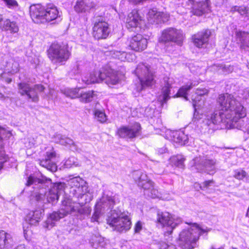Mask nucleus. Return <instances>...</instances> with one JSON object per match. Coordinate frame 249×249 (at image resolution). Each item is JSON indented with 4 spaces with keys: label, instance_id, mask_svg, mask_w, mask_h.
<instances>
[{
    "label": "nucleus",
    "instance_id": "1",
    "mask_svg": "<svg viewBox=\"0 0 249 249\" xmlns=\"http://www.w3.org/2000/svg\"><path fill=\"white\" fill-rule=\"evenodd\" d=\"M217 103L222 111L232 114L233 121L238 122L240 119L246 116L245 108L231 94L226 93L220 95Z\"/></svg>",
    "mask_w": 249,
    "mask_h": 249
},
{
    "label": "nucleus",
    "instance_id": "2",
    "mask_svg": "<svg viewBox=\"0 0 249 249\" xmlns=\"http://www.w3.org/2000/svg\"><path fill=\"white\" fill-rule=\"evenodd\" d=\"M237 122L233 121L231 114L226 113L221 109L207 116L204 121V124L209 129V133H212L214 130L218 129L219 127L217 126L219 125H221L220 128L227 127L228 125L235 126V124Z\"/></svg>",
    "mask_w": 249,
    "mask_h": 249
},
{
    "label": "nucleus",
    "instance_id": "3",
    "mask_svg": "<svg viewBox=\"0 0 249 249\" xmlns=\"http://www.w3.org/2000/svg\"><path fill=\"white\" fill-rule=\"evenodd\" d=\"M207 231L194 224L189 229L183 230L180 233L178 245L182 249H194L197 247L200 235Z\"/></svg>",
    "mask_w": 249,
    "mask_h": 249
},
{
    "label": "nucleus",
    "instance_id": "4",
    "mask_svg": "<svg viewBox=\"0 0 249 249\" xmlns=\"http://www.w3.org/2000/svg\"><path fill=\"white\" fill-rule=\"evenodd\" d=\"M134 73L140 82L136 88L137 91L140 92L146 87H151L155 83V69L146 63H139L136 68Z\"/></svg>",
    "mask_w": 249,
    "mask_h": 249
},
{
    "label": "nucleus",
    "instance_id": "5",
    "mask_svg": "<svg viewBox=\"0 0 249 249\" xmlns=\"http://www.w3.org/2000/svg\"><path fill=\"white\" fill-rule=\"evenodd\" d=\"M132 177L138 186L143 190L144 194L152 198L159 197L160 194L155 188L154 183L145 173L141 171H135Z\"/></svg>",
    "mask_w": 249,
    "mask_h": 249
},
{
    "label": "nucleus",
    "instance_id": "6",
    "mask_svg": "<svg viewBox=\"0 0 249 249\" xmlns=\"http://www.w3.org/2000/svg\"><path fill=\"white\" fill-rule=\"evenodd\" d=\"M107 223L119 232H125L131 227L130 218L121 212H113L107 219Z\"/></svg>",
    "mask_w": 249,
    "mask_h": 249
},
{
    "label": "nucleus",
    "instance_id": "7",
    "mask_svg": "<svg viewBox=\"0 0 249 249\" xmlns=\"http://www.w3.org/2000/svg\"><path fill=\"white\" fill-rule=\"evenodd\" d=\"M193 166L198 172L213 175L216 171V160L208 156L196 157L193 160Z\"/></svg>",
    "mask_w": 249,
    "mask_h": 249
},
{
    "label": "nucleus",
    "instance_id": "8",
    "mask_svg": "<svg viewBox=\"0 0 249 249\" xmlns=\"http://www.w3.org/2000/svg\"><path fill=\"white\" fill-rule=\"evenodd\" d=\"M70 54L66 46L58 43H53L48 50V57L53 63L65 62Z\"/></svg>",
    "mask_w": 249,
    "mask_h": 249
},
{
    "label": "nucleus",
    "instance_id": "9",
    "mask_svg": "<svg viewBox=\"0 0 249 249\" xmlns=\"http://www.w3.org/2000/svg\"><path fill=\"white\" fill-rule=\"evenodd\" d=\"M18 93L21 95H26L28 99L33 102L39 100L38 94L44 91L45 88L40 84H36L31 87L29 84L22 82L18 84Z\"/></svg>",
    "mask_w": 249,
    "mask_h": 249
},
{
    "label": "nucleus",
    "instance_id": "10",
    "mask_svg": "<svg viewBox=\"0 0 249 249\" xmlns=\"http://www.w3.org/2000/svg\"><path fill=\"white\" fill-rule=\"evenodd\" d=\"M92 22L94 24L93 36L94 38L97 39L107 38L110 33V29L104 18L96 14L92 18Z\"/></svg>",
    "mask_w": 249,
    "mask_h": 249
},
{
    "label": "nucleus",
    "instance_id": "11",
    "mask_svg": "<svg viewBox=\"0 0 249 249\" xmlns=\"http://www.w3.org/2000/svg\"><path fill=\"white\" fill-rule=\"evenodd\" d=\"M51 184V179L50 178L40 179L30 176L28 178L26 185L28 186L33 185V187L35 189L38 190L39 191L37 192L38 194L36 195V198L37 201H40L42 200L46 195V187L49 188V184Z\"/></svg>",
    "mask_w": 249,
    "mask_h": 249
},
{
    "label": "nucleus",
    "instance_id": "12",
    "mask_svg": "<svg viewBox=\"0 0 249 249\" xmlns=\"http://www.w3.org/2000/svg\"><path fill=\"white\" fill-rule=\"evenodd\" d=\"M183 39L184 35L182 31L175 28L169 27L162 31L161 35L159 38V42L162 43L172 42L181 45Z\"/></svg>",
    "mask_w": 249,
    "mask_h": 249
},
{
    "label": "nucleus",
    "instance_id": "13",
    "mask_svg": "<svg viewBox=\"0 0 249 249\" xmlns=\"http://www.w3.org/2000/svg\"><path fill=\"white\" fill-rule=\"evenodd\" d=\"M157 221L162 225L165 236H169L173 230L179 224L180 220L174 219L172 215L167 212H158Z\"/></svg>",
    "mask_w": 249,
    "mask_h": 249
},
{
    "label": "nucleus",
    "instance_id": "14",
    "mask_svg": "<svg viewBox=\"0 0 249 249\" xmlns=\"http://www.w3.org/2000/svg\"><path fill=\"white\" fill-rule=\"evenodd\" d=\"M141 129L140 124L135 123L131 125L120 127L118 129L117 134L121 138L132 139L140 135Z\"/></svg>",
    "mask_w": 249,
    "mask_h": 249
},
{
    "label": "nucleus",
    "instance_id": "15",
    "mask_svg": "<svg viewBox=\"0 0 249 249\" xmlns=\"http://www.w3.org/2000/svg\"><path fill=\"white\" fill-rule=\"evenodd\" d=\"M186 4L188 8L191 10V12L194 15L197 16H202L210 10L208 0L201 2H195L194 0H188Z\"/></svg>",
    "mask_w": 249,
    "mask_h": 249
},
{
    "label": "nucleus",
    "instance_id": "16",
    "mask_svg": "<svg viewBox=\"0 0 249 249\" xmlns=\"http://www.w3.org/2000/svg\"><path fill=\"white\" fill-rule=\"evenodd\" d=\"M50 185L51 188L48 189L49 192L46 193V196L48 202L53 204L58 200L59 195L64 191L65 184L58 182Z\"/></svg>",
    "mask_w": 249,
    "mask_h": 249
},
{
    "label": "nucleus",
    "instance_id": "17",
    "mask_svg": "<svg viewBox=\"0 0 249 249\" xmlns=\"http://www.w3.org/2000/svg\"><path fill=\"white\" fill-rule=\"evenodd\" d=\"M115 204V202L112 197L108 196H103L102 198L97 202L95 207L103 213L107 212L109 210L111 212V213H112L114 211H115V213L117 212L116 210H112Z\"/></svg>",
    "mask_w": 249,
    "mask_h": 249
},
{
    "label": "nucleus",
    "instance_id": "18",
    "mask_svg": "<svg viewBox=\"0 0 249 249\" xmlns=\"http://www.w3.org/2000/svg\"><path fill=\"white\" fill-rule=\"evenodd\" d=\"M30 16L35 23H44L45 19V7L40 4H34L30 7Z\"/></svg>",
    "mask_w": 249,
    "mask_h": 249
},
{
    "label": "nucleus",
    "instance_id": "19",
    "mask_svg": "<svg viewBox=\"0 0 249 249\" xmlns=\"http://www.w3.org/2000/svg\"><path fill=\"white\" fill-rule=\"evenodd\" d=\"M163 86L161 89V94L158 97V101L161 105L166 104L168 100L171 98L170 89L174 83L173 79L168 77H165L163 79Z\"/></svg>",
    "mask_w": 249,
    "mask_h": 249
},
{
    "label": "nucleus",
    "instance_id": "20",
    "mask_svg": "<svg viewBox=\"0 0 249 249\" xmlns=\"http://www.w3.org/2000/svg\"><path fill=\"white\" fill-rule=\"evenodd\" d=\"M68 204H64L63 202V206L62 208L57 211H54L52 213H50L46 220V224L47 227H49V225L53 227L54 225V222L58 221L60 219L64 218L65 216L69 214Z\"/></svg>",
    "mask_w": 249,
    "mask_h": 249
},
{
    "label": "nucleus",
    "instance_id": "21",
    "mask_svg": "<svg viewBox=\"0 0 249 249\" xmlns=\"http://www.w3.org/2000/svg\"><path fill=\"white\" fill-rule=\"evenodd\" d=\"M147 18L150 23L159 24L168 21L169 15L153 9L149 11Z\"/></svg>",
    "mask_w": 249,
    "mask_h": 249
},
{
    "label": "nucleus",
    "instance_id": "22",
    "mask_svg": "<svg viewBox=\"0 0 249 249\" xmlns=\"http://www.w3.org/2000/svg\"><path fill=\"white\" fill-rule=\"evenodd\" d=\"M147 46V39L140 34H137L130 39L129 47L135 51H142L146 48Z\"/></svg>",
    "mask_w": 249,
    "mask_h": 249
},
{
    "label": "nucleus",
    "instance_id": "23",
    "mask_svg": "<svg viewBox=\"0 0 249 249\" xmlns=\"http://www.w3.org/2000/svg\"><path fill=\"white\" fill-rule=\"evenodd\" d=\"M211 32L209 30H205L198 32L192 36V40L194 45L198 48H202L207 44Z\"/></svg>",
    "mask_w": 249,
    "mask_h": 249
},
{
    "label": "nucleus",
    "instance_id": "24",
    "mask_svg": "<svg viewBox=\"0 0 249 249\" xmlns=\"http://www.w3.org/2000/svg\"><path fill=\"white\" fill-rule=\"evenodd\" d=\"M95 6L96 4L92 0H76L74 9L77 13H83L89 12Z\"/></svg>",
    "mask_w": 249,
    "mask_h": 249
},
{
    "label": "nucleus",
    "instance_id": "25",
    "mask_svg": "<svg viewBox=\"0 0 249 249\" xmlns=\"http://www.w3.org/2000/svg\"><path fill=\"white\" fill-rule=\"evenodd\" d=\"M68 208L69 214L75 213L80 219H84L86 216H88L91 211L90 208L85 206L83 207L79 204H76L73 206L68 205Z\"/></svg>",
    "mask_w": 249,
    "mask_h": 249
},
{
    "label": "nucleus",
    "instance_id": "26",
    "mask_svg": "<svg viewBox=\"0 0 249 249\" xmlns=\"http://www.w3.org/2000/svg\"><path fill=\"white\" fill-rule=\"evenodd\" d=\"M104 81L109 86L116 85L121 80L118 72L112 69L104 70Z\"/></svg>",
    "mask_w": 249,
    "mask_h": 249
},
{
    "label": "nucleus",
    "instance_id": "27",
    "mask_svg": "<svg viewBox=\"0 0 249 249\" xmlns=\"http://www.w3.org/2000/svg\"><path fill=\"white\" fill-rule=\"evenodd\" d=\"M141 18L137 10H134L128 14L126 21V27L133 31V29L137 27Z\"/></svg>",
    "mask_w": 249,
    "mask_h": 249
},
{
    "label": "nucleus",
    "instance_id": "28",
    "mask_svg": "<svg viewBox=\"0 0 249 249\" xmlns=\"http://www.w3.org/2000/svg\"><path fill=\"white\" fill-rule=\"evenodd\" d=\"M235 36L241 43L240 48L245 51H249V33L237 31L235 33Z\"/></svg>",
    "mask_w": 249,
    "mask_h": 249
},
{
    "label": "nucleus",
    "instance_id": "29",
    "mask_svg": "<svg viewBox=\"0 0 249 249\" xmlns=\"http://www.w3.org/2000/svg\"><path fill=\"white\" fill-rule=\"evenodd\" d=\"M104 75H105L104 70L103 71H94L91 72L88 78L85 77L83 79V81L87 85L99 83L104 81V79L105 78Z\"/></svg>",
    "mask_w": 249,
    "mask_h": 249
},
{
    "label": "nucleus",
    "instance_id": "30",
    "mask_svg": "<svg viewBox=\"0 0 249 249\" xmlns=\"http://www.w3.org/2000/svg\"><path fill=\"white\" fill-rule=\"evenodd\" d=\"M42 217L41 210H36L29 213L25 217V221L31 225H36Z\"/></svg>",
    "mask_w": 249,
    "mask_h": 249
},
{
    "label": "nucleus",
    "instance_id": "31",
    "mask_svg": "<svg viewBox=\"0 0 249 249\" xmlns=\"http://www.w3.org/2000/svg\"><path fill=\"white\" fill-rule=\"evenodd\" d=\"M13 239L10 234L4 231H0V249H8L13 245Z\"/></svg>",
    "mask_w": 249,
    "mask_h": 249
},
{
    "label": "nucleus",
    "instance_id": "32",
    "mask_svg": "<svg viewBox=\"0 0 249 249\" xmlns=\"http://www.w3.org/2000/svg\"><path fill=\"white\" fill-rule=\"evenodd\" d=\"M0 28L2 30L9 31L12 34L17 33L19 30L17 23L9 19L3 20V23L0 24Z\"/></svg>",
    "mask_w": 249,
    "mask_h": 249
},
{
    "label": "nucleus",
    "instance_id": "33",
    "mask_svg": "<svg viewBox=\"0 0 249 249\" xmlns=\"http://www.w3.org/2000/svg\"><path fill=\"white\" fill-rule=\"evenodd\" d=\"M55 138L56 140L58 141V142L60 144L65 146H69L72 150H77L78 149L77 145L71 138L60 134H56Z\"/></svg>",
    "mask_w": 249,
    "mask_h": 249
},
{
    "label": "nucleus",
    "instance_id": "34",
    "mask_svg": "<svg viewBox=\"0 0 249 249\" xmlns=\"http://www.w3.org/2000/svg\"><path fill=\"white\" fill-rule=\"evenodd\" d=\"M58 15L56 7L53 5L45 8V19L46 22H50L55 19Z\"/></svg>",
    "mask_w": 249,
    "mask_h": 249
},
{
    "label": "nucleus",
    "instance_id": "35",
    "mask_svg": "<svg viewBox=\"0 0 249 249\" xmlns=\"http://www.w3.org/2000/svg\"><path fill=\"white\" fill-rule=\"evenodd\" d=\"M208 93V90L205 89H197L195 93V96L193 95V106L195 109V110H196V108L197 107H199L201 106V104H199V102H200L201 97L207 94Z\"/></svg>",
    "mask_w": 249,
    "mask_h": 249
},
{
    "label": "nucleus",
    "instance_id": "36",
    "mask_svg": "<svg viewBox=\"0 0 249 249\" xmlns=\"http://www.w3.org/2000/svg\"><path fill=\"white\" fill-rule=\"evenodd\" d=\"M197 82H191L190 84H187L185 86L181 87L178 90L176 95L174 97H183L186 100H188L187 96V93L190 91L194 87L197 85Z\"/></svg>",
    "mask_w": 249,
    "mask_h": 249
},
{
    "label": "nucleus",
    "instance_id": "37",
    "mask_svg": "<svg viewBox=\"0 0 249 249\" xmlns=\"http://www.w3.org/2000/svg\"><path fill=\"white\" fill-rule=\"evenodd\" d=\"M188 140V135L183 131H177L174 134V141L181 145L186 144Z\"/></svg>",
    "mask_w": 249,
    "mask_h": 249
},
{
    "label": "nucleus",
    "instance_id": "38",
    "mask_svg": "<svg viewBox=\"0 0 249 249\" xmlns=\"http://www.w3.org/2000/svg\"><path fill=\"white\" fill-rule=\"evenodd\" d=\"M79 88L70 89L66 88L61 89V92L67 97L73 99L76 98H79L80 92H79Z\"/></svg>",
    "mask_w": 249,
    "mask_h": 249
},
{
    "label": "nucleus",
    "instance_id": "39",
    "mask_svg": "<svg viewBox=\"0 0 249 249\" xmlns=\"http://www.w3.org/2000/svg\"><path fill=\"white\" fill-rule=\"evenodd\" d=\"M87 184L82 187H78L77 189H72L70 190V193L73 195V196L77 198H82L88 192Z\"/></svg>",
    "mask_w": 249,
    "mask_h": 249
},
{
    "label": "nucleus",
    "instance_id": "40",
    "mask_svg": "<svg viewBox=\"0 0 249 249\" xmlns=\"http://www.w3.org/2000/svg\"><path fill=\"white\" fill-rule=\"evenodd\" d=\"M71 186L70 190L76 189L78 187H82L87 184L86 182L79 177H76L70 179L69 181Z\"/></svg>",
    "mask_w": 249,
    "mask_h": 249
},
{
    "label": "nucleus",
    "instance_id": "41",
    "mask_svg": "<svg viewBox=\"0 0 249 249\" xmlns=\"http://www.w3.org/2000/svg\"><path fill=\"white\" fill-rule=\"evenodd\" d=\"M95 94L93 90H89L87 92H80L79 98L80 101L84 103H89L92 101Z\"/></svg>",
    "mask_w": 249,
    "mask_h": 249
},
{
    "label": "nucleus",
    "instance_id": "42",
    "mask_svg": "<svg viewBox=\"0 0 249 249\" xmlns=\"http://www.w3.org/2000/svg\"><path fill=\"white\" fill-rule=\"evenodd\" d=\"M171 162L173 165L179 168H183L185 159L181 155L174 156L170 159Z\"/></svg>",
    "mask_w": 249,
    "mask_h": 249
},
{
    "label": "nucleus",
    "instance_id": "43",
    "mask_svg": "<svg viewBox=\"0 0 249 249\" xmlns=\"http://www.w3.org/2000/svg\"><path fill=\"white\" fill-rule=\"evenodd\" d=\"M213 69L218 71H221L224 73L231 72L233 70V68L231 65L224 64H216L213 65Z\"/></svg>",
    "mask_w": 249,
    "mask_h": 249
},
{
    "label": "nucleus",
    "instance_id": "44",
    "mask_svg": "<svg viewBox=\"0 0 249 249\" xmlns=\"http://www.w3.org/2000/svg\"><path fill=\"white\" fill-rule=\"evenodd\" d=\"M233 177L238 180H242L246 178V182H249V178L247 177V172L241 169H237L234 171Z\"/></svg>",
    "mask_w": 249,
    "mask_h": 249
},
{
    "label": "nucleus",
    "instance_id": "45",
    "mask_svg": "<svg viewBox=\"0 0 249 249\" xmlns=\"http://www.w3.org/2000/svg\"><path fill=\"white\" fill-rule=\"evenodd\" d=\"M112 56L122 61H125L127 53L124 51H114L111 52Z\"/></svg>",
    "mask_w": 249,
    "mask_h": 249
},
{
    "label": "nucleus",
    "instance_id": "46",
    "mask_svg": "<svg viewBox=\"0 0 249 249\" xmlns=\"http://www.w3.org/2000/svg\"><path fill=\"white\" fill-rule=\"evenodd\" d=\"M94 115L97 120L101 123L106 122L107 118L105 113L100 110H96L94 112Z\"/></svg>",
    "mask_w": 249,
    "mask_h": 249
},
{
    "label": "nucleus",
    "instance_id": "47",
    "mask_svg": "<svg viewBox=\"0 0 249 249\" xmlns=\"http://www.w3.org/2000/svg\"><path fill=\"white\" fill-rule=\"evenodd\" d=\"M104 213L99 211V210H98V209L95 207L94 213L91 218V221L92 222L98 221L100 215Z\"/></svg>",
    "mask_w": 249,
    "mask_h": 249
},
{
    "label": "nucleus",
    "instance_id": "48",
    "mask_svg": "<svg viewBox=\"0 0 249 249\" xmlns=\"http://www.w3.org/2000/svg\"><path fill=\"white\" fill-rule=\"evenodd\" d=\"M249 8L245 6H240L238 12L241 15L244 16L248 14Z\"/></svg>",
    "mask_w": 249,
    "mask_h": 249
},
{
    "label": "nucleus",
    "instance_id": "49",
    "mask_svg": "<svg viewBox=\"0 0 249 249\" xmlns=\"http://www.w3.org/2000/svg\"><path fill=\"white\" fill-rule=\"evenodd\" d=\"M46 168L52 172H54L56 170L57 167L54 163H53L51 162V161H50L49 162V164H47V166L46 167Z\"/></svg>",
    "mask_w": 249,
    "mask_h": 249
},
{
    "label": "nucleus",
    "instance_id": "50",
    "mask_svg": "<svg viewBox=\"0 0 249 249\" xmlns=\"http://www.w3.org/2000/svg\"><path fill=\"white\" fill-rule=\"evenodd\" d=\"M19 71V64L17 62L12 63V69L11 71L13 73H17Z\"/></svg>",
    "mask_w": 249,
    "mask_h": 249
},
{
    "label": "nucleus",
    "instance_id": "51",
    "mask_svg": "<svg viewBox=\"0 0 249 249\" xmlns=\"http://www.w3.org/2000/svg\"><path fill=\"white\" fill-rule=\"evenodd\" d=\"M213 180L205 181L200 185V187L202 189L207 188L209 186L210 184L213 183Z\"/></svg>",
    "mask_w": 249,
    "mask_h": 249
},
{
    "label": "nucleus",
    "instance_id": "52",
    "mask_svg": "<svg viewBox=\"0 0 249 249\" xmlns=\"http://www.w3.org/2000/svg\"><path fill=\"white\" fill-rule=\"evenodd\" d=\"M142 229V224L141 222L138 221L135 225L134 231L135 232L137 233L139 232Z\"/></svg>",
    "mask_w": 249,
    "mask_h": 249
},
{
    "label": "nucleus",
    "instance_id": "53",
    "mask_svg": "<svg viewBox=\"0 0 249 249\" xmlns=\"http://www.w3.org/2000/svg\"><path fill=\"white\" fill-rule=\"evenodd\" d=\"M55 153L54 152H52L50 153L46 152V157L45 158L47 159L48 160L51 161V160L55 157Z\"/></svg>",
    "mask_w": 249,
    "mask_h": 249
},
{
    "label": "nucleus",
    "instance_id": "54",
    "mask_svg": "<svg viewBox=\"0 0 249 249\" xmlns=\"http://www.w3.org/2000/svg\"><path fill=\"white\" fill-rule=\"evenodd\" d=\"M0 133L1 136L2 140H3V137H6L7 134L9 133L6 131V130L3 127L0 126Z\"/></svg>",
    "mask_w": 249,
    "mask_h": 249
},
{
    "label": "nucleus",
    "instance_id": "55",
    "mask_svg": "<svg viewBox=\"0 0 249 249\" xmlns=\"http://www.w3.org/2000/svg\"><path fill=\"white\" fill-rule=\"evenodd\" d=\"M49 161L50 160H48L45 158L44 160H40L39 164L42 167L46 168V167L47 166V164H49Z\"/></svg>",
    "mask_w": 249,
    "mask_h": 249
},
{
    "label": "nucleus",
    "instance_id": "56",
    "mask_svg": "<svg viewBox=\"0 0 249 249\" xmlns=\"http://www.w3.org/2000/svg\"><path fill=\"white\" fill-rule=\"evenodd\" d=\"M168 244L164 242H161L159 244V249H167L168 248Z\"/></svg>",
    "mask_w": 249,
    "mask_h": 249
},
{
    "label": "nucleus",
    "instance_id": "57",
    "mask_svg": "<svg viewBox=\"0 0 249 249\" xmlns=\"http://www.w3.org/2000/svg\"><path fill=\"white\" fill-rule=\"evenodd\" d=\"M243 97L246 99H249V89H245L243 93Z\"/></svg>",
    "mask_w": 249,
    "mask_h": 249
},
{
    "label": "nucleus",
    "instance_id": "58",
    "mask_svg": "<svg viewBox=\"0 0 249 249\" xmlns=\"http://www.w3.org/2000/svg\"><path fill=\"white\" fill-rule=\"evenodd\" d=\"M167 151V148L165 147L158 148L157 152L159 154H162L166 153Z\"/></svg>",
    "mask_w": 249,
    "mask_h": 249
},
{
    "label": "nucleus",
    "instance_id": "59",
    "mask_svg": "<svg viewBox=\"0 0 249 249\" xmlns=\"http://www.w3.org/2000/svg\"><path fill=\"white\" fill-rule=\"evenodd\" d=\"M4 73H2L0 75V78L2 80H4L8 84H9L12 81V79L10 78H4Z\"/></svg>",
    "mask_w": 249,
    "mask_h": 249
},
{
    "label": "nucleus",
    "instance_id": "60",
    "mask_svg": "<svg viewBox=\"0 0 249 249\" xmlns=\"http://www.w3.org/2000/svg\"><path fill=\"white\" fill-rule=\"evenodd\" d=\"M239 6H234L231 8V12L234 13L235 12H237L239 10Z\"/></svg>",
    "mask_w": 249,
    "mask_h": 249
},
{
    "label": "nucleus",
    "instance_id": "61",
    "mask_svg": "<svg viewBox=\"0 0 249 249\" xmlns=\"http://www.w3.org/2000/svg\"><path fill=\"white\" fill-rule=\"evenodd\" d=\"M167 249H177L176 246L173 244L168 245V248Z\"/></svg>",
    "mask_w": 249,
    "mask_h": 249
},
{
    "label": "nucleus",
    "instance_id": "62",
    "mask_svg": "<svg viewBox=\"0 0 249 249\" xmlns=\"http://www.w3.org/2000/svg\"><path fill=\"white\" fill-rule=\"evenodd\" d=\"M16 249H26V248L23 245H19L18 246Z\"/></svg>",
    "mask_w": 249,
    "mask_h": 249
},
{
    "label": "nucleus",
    "instance_id": "63",
    "mask_svg": "<svg viewBox=\"0 0 249 249\" xmlns=\"http://www.w3.org/2000/svg\"><path fill=\"white\" fill-rule=\"evenodd\" d=\"M97 241H98V243L99 244H100L101 243L103 242V239H102L101 238H99V239L96 241V242H97Z\"/></svg>",
    "mask_w": 249,
    "mask_h": 249
},
{
    "label": "nucleus",
    "instance_id": "64",
    "mask_svg": "<svg viewBox=\"0 0 249 249\" xmlns=\"http://www.w3.org/2000/svg\"><path fill=\"white\" fill-rule=\"evenodd\" d=\"M246 216L249 218V206L247 210V212L246 213Z\"/></svg>",
    "mask_w": 249,
    "mask_h": 249
}]
</instances>
